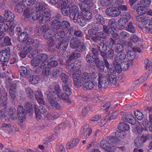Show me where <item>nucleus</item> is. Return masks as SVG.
<instances>
[{"label": "nucleus", "mask_w": 152, "mask_h": 152, "mask_svg": "<svg viewBox=\"0 0 152 152\" xmlns=\"http://www.w3.org/2000/svg\"><path fill=\"white\" fill-rule=\"evenodd\" d=\"M38 2V0H23V5L26 6H32L34 4H36Z\"/></svg>", "instance_id": "de8ad7c7"}, {"label": "nucleus", "mask_w": 152, "mask_h": 152, "mask_svg": "<svg viewBox=\"0 0 152 152\" xmlns=\"http://www.w3.org/2000/svg\"><path fill=\"white\" fill-rule=\"evenodd\" d=\"M81 131L83 132L85 135L89 136L92 132V130L91 128H89L88 124H85L81 129Z\"/></svg>", "instance_id": "c85d7f7f"}, {"label": "nucleus", "mask_w": 152, "mask_h": 152, "mask_svg": "<svg viewBox=\"0 0 152 152\" xmlns=\"http://www.w3.org/2000/svg\"><path fill=\"white\" fill-rule=\"evenodd\" d=\"M18 36L20 40L23 42H25L28 38L29 35L26 32H23L19 34Z\"/></svg>", "instance_id": "49530a36"}, {"label": "nucleus", "mask_w": 152, "mask_h": 152, "mask_svg": "<svg viewBox=\"0 0 152 152\" xmlns=\"http://www.w3.org/2000/svg\"><path fill=\"white\" fill-rule=\"evenodd\" d=\"M121 13L120 10L117 7H111L107 8L105 10L106 14L109 16L116 17Z\"/></svg>", "instance_id": "9d476101"}, {"label": "nucleus", "mask_w": 152, "mask_h": 152, "mask_svg": "<svg viewBox=\"0 0 152 152\" xmlns=\"http://www.w3.org/2000/svg\"><path fill=\"white\" fill-rule=\"evenodd\" d=\"M120 18L118 20V24L120 30L124 29L127 27V25L128 24L127 22Z\"/></svg>", "instance_id": "473e14b6"}, {"label": "nucleus", "mask_w": 152, "mask_h": 152, "mask_svg": "<svg viewBox=\"0 0 152 152\" xmlns=\"http://www.w3.org/2000/svg\"><path fill=\"white\" fill-rule=\"evenodd\" d=\"M95 18L96 20V22L103 23H105V20L103 16L99 13H97L95 16Z\"/></svg>", "instance_id": "c03bdc74"}, {"label": "nucleus", "mask_w": 152, "mask_h": 152, "mask_svg": "<svg viewBox=\"0 0 152 152\" xmlns=\"http://www.w3.org/2000/svg\"><path fill=\"white\" fill-rule=\"evenodd\" d=\"M114 1V0H99L101 4L104 7H107L111 5Z\"/></svg>", "instance_id": "a18cd8bd"}, {"label": "nucleus", "mask_w": 152, "mask_h": 152, "mask_svg": "<svg viewBox=\"0 0 152 152\" xmlns=\"http://www.w3.org/2000/svg\"><path fill=\"white\" fill-rule=\"evenodd\" d=\"M47 6L46 4L45 3L39 2L37 3L36 8L35 9L36 10L42 12L47 8Z\"/></svg>", "instance_id": "a878e982"}, {"label": "nucleus", "mask_w": 152, "mask_h": 152, "mask_svg": "<svg viewBox=\"0 0 152 152\" xmlns=\"http://www.w3.org/2000/svg\"><path fill=\"white\" fill-rule=\"evenodd\" d=\"M64 37L61 38V39H60L59 40H57L56 38L55 37H53L56 41L59 42H58V48L59 49H60L61 50H65L66 49L68 45V42L66 40H62V38H64Z\"/></svg>", "instance_id": "f3484780"}, {"label": "nucleus", "mask_w": 152, "mask_h": 152, "mask_svg": "<svg viewBox=\"0 0 152 152\" xmlns=\"http://www.w3.org/2000/svg\"><path fill=\"white\" fill-rule=\"evenodd\" d=\"M35 110L36 117L39 119L41 118L42 114L43 115L48 112L47 109L42 106L36 105Z\"/></svg>", "instance_id": "ddd939ff"}, {"label": "nucleus", "mask_w": 152, "mask_h": 152, "mask_svg": "<svg viewBox=\"0 0 152 152\" xmlns=\"http://www.w3.org/2000/svg\"><path fill=\"white\" fill-rule=\"evenodd\" d=\"M104 23H101L99 22H94L92 23L91 26L97 31H99L103 30V26Z\"/></svg>", "instance_id": "b1692460"}, {"label": "nucleus", "mask_w": 152, "mask_h": 152, "mask_svg": "<svg viewBox=\"0 0 152 152\" xmlns=\"http://www.w3.org/2000/svg\"><path fill=\"white\" fill-rule=\"evenodd\" d=\"M142 26L147 28L146 31L151 33H152V20L149 19H145L142 23Z\"/></svg>", "instance_id": "a211bd4d"}, {"label": "nucleus", "mask_w": 152, "mask_h": 152, "mask_svg": "<svg viewBox=\"0 0 152 152\" xmlns=\"http://www.w3.org/2000/svg\"><path fill=\"white\" fill-rule=\"evenodd\" d=\"M80 42L75 37H73L70 40V47L72 49H76Z\"/></svg>", "instance_id": "bb28decb"}, {"label": "nucleus", "mask_w": 152, "mask_h": 152, "mask_svg": "<svg viewBox=\"0 0 152 152\" xmlns=\"http://www.w3.org/2000/svg\"><path fill=\"white\" fill-rule=\"evenodd\" d=\"M126 57L131 63L135 57V52L134 50H130L127 52L126 54Z\"/></svg>", "instance_id": "7c9ffc66"}, {"label": "nucleus", "mask_w": 152, "mask_h": 152, "mask_svg": "<svg viewBox=\"0 0 152 152\" xmlns=\"http://www.w3.org/2000/svg\"><path fill=\"white\" fill-rule=\"evenodd\" d=\"M69 68L71 71L75 72L79 69L77 63L73 61L69 64Z\"/></svg>", "instance_id": "79ce46f5"}, {"label": "nucleus", "mask_w": 152, "mask_h": 152, "mask_svg": "<svg viewBox=\"0 0 152 152\" xmlns=\"http://www.w3.org/2000/svg\"><path fill=\"white\" fill-rule=\"evenodd\" d=\"M27 45L25 42H19L17 43L16 45V49L18 50H21L25 49Z\"/></svg>", "instance_id": "052dcab7"}, {"label": "nucleus", "mask_w": 152, "mask_h": 152, "mask_svg": "<svg viewBox=\"0 0 152 152\" xmlns=\"http://www.w3.org/2000/svg\"><path fill=\"white\" fill-rule=\"evenodd\" d=\"M115 52L118 53L123 52L124 47L121 44L117 43L115 45Z\"/></svg>", "instance_id": "603ef678"}, {"label": "nucleus", "mask_w": 152, "mask_h": 152, "mask_svg": "<svg viewBox=\"0 0 152 152\" xmlns=\"http://www.w3.org/2000/svg\"><path fill=\"white\" fill-rule=\"evenodd\" d=\"M63 71L62 69L60 67H57L56 69L53 70V72L51 74V79L56 80L59 77L60 74Z\"/></svg>", "instance_id": "5701e85b"}, {"label": "nucleus", "mask_w": 152, "mask_h": 152, "mask_svg": "<svg viewBox=\"0 0 152 152\" xmlns=\"http://www.w3.org/2000/svg\"><path fill=\"white\" fill-rule=\"evenodd\" d=\"M105 67L107 69L109 72H110L111 73L116 74L115 71H112L113 70L115 69V68H114V66H113L112 64H110L109 62L105 64Z\"/></svg>", "instance_id": "e2e57ef3"}, {"label": "nucleus", "mask_w": 152, "mask_h": 152, "mask_svg": "<svg viewBox=\"0 0 152 152\" xmlns=\"http://www.w3.org/2000/svg\"><path fill=\"white\" fill-rule=\"evenodd\" d=\"M18 116L21 123L23 122L26 118V113L22 106H19L17 108Z\"/></svg>", "instance_id": "dca6fc26"}, {"label": "nucleus", "mask_w": 152, "mask_h": 152, "mask_svg": "<svg viewBox=\"0 0 152 152\" xmlns=\"http://www.w3.org/2000/svg\"><path fill=\"white\" fill-rule=\"evenodd\" d=\"M115 136L121 139L125 138L126 137V133L124 131L118 130L115 133Z\"/></svg>", "instance_id": "5fc2aeb1"}, {"label": "nucleus", "mask_w": 152, "mask_h": 152, "mask_svg": "<svg viewBox=\"0 0 152 152\" xmlns=\"http://www.w3.org/2000/svg\"><path fill=\"white\" fill-rule=\"evenodd\" d=\"M72 75L75 86L79 87L83 85L84 83L81 75L75 72L73 73Z\"/></svg>", "instance_id": "9b49d317"}, {"label": "nucleus", "mask_w": 152, "mask_h": 152, "mask_svg": "<svg viewBox=\"0 0 152 152\" xmlns=\"http://www.w3.org/2000/svg\"><path fill=\"white\" fill-rule=\"evenodd\" d=\"M97 47L99 51H106L107 49V45L104 42L100 43L97 45Z\"/></svg>", "instance_id": "13d9d810"}, {"label": "nucleus", "mask_w": 152, "mask_h": 152, "mask_svg": "<svg viewBox=\"0 0 152 152\" xmlns=\"http://www.w3.org/2000/svg\"><path fill=\"white\" fill-rule=\"evenodd\" d=\"M9 93L11 97L12 104L14 105L17 104L18 103V101L15 95V91H9Z\"/></svg>", "instance_id": "c9c22d12"}, {"label": "nucleus", "mask_w": 152, "mask_h": 152, "mask_svg": "<svg viewBox=\"0 0 152 152\" xmlns=\"http://www.w3.org/2000/svg\"><path fill=\"white\" fill-rule=\"evenodd\" d=\"M115 28L113 27L106 25H104L103 31L106 32L107 34H112L116 31Z\"/></svg>", "instance_id": "58836bf2"}, {"label": "nucleus", "mask_w": 152, "mask_h": 152, "mask_svg": "<svg viewBox=\"0 0 152 152\" xmlns=\"http://www.w3.org/2000/svg\"><path fill=\"white\" fill-rule=\"evenodd\" d=\"M94 56L91 53H89L86 57V60L88 63H92L94 61Z\"/></svg>", "instance_id": "774afa93"}, {"label": "nucleus", "mask_w": 152, "mask_h": 152, "mask_svg": "<svg viewBox=\"0 0 152 152\" xmlns=\"http://www.w3.org/2000/svg\"><path fill=\"white\" fill-rule=\"evenodd\" d=\"M48 67H45L42 69V74L46 76H48L51 74V70Z\"/></svg>", "instance_id": "4d7b16f0"}, {"label": "nucleus", "mask_w": 152, "mask_h": 152, "mask_svg": "<svg viewBox=\"0 0 152 152\" xmlns=\"http://www.w3.org/2000/svg\"><path fill=\"white\" fill-rule=\"evenodd\" d=\"M109 72L105 73H99L98 80V88L100 90L102 87L107 86L109 83L108 77Z\"/></svg>", "instance_id": "423d86ee"}, {"label": "nucleus", "mask_w": 152, "mask_h": 152, "mask_svg": "<svg viewBox=\"0 0 152 152\" xmlns=\"http://www.w3.org/2000/svg\"><path fill=\"white\" fill-rule=\"evenodd\" d=\"M81 75L83 83L89 82L91 80V75L90 73L84 72Z\"/></svg>", "instance_id": "72a5a7b5"}, {"label": "nucleus", "mask_w": 152, "mask_h": 152, "mask_svg": "<svg viewBox=\"0 0 152 152\" xmlns=\"http://www.w3.org/2000/svg\"><path fill=\"white\" fill-rule=\"evenodd\" d=\"M71 21L74 23H77L82 27L85 26L86 24L83 17L79 13L78 10L77 11Z\"/></svg>", "instance_id": "6e6552de"}, {"label": "nucleus", "mask_w": 152, "mask_h": 152, "mask_svg": "<svg viewBox=\"0 0 152 152\" xmlns=\"http://www.w3.org/2000/svg\"><path fill=\"white\" fill-rule=\"evenodd\" d=\"M118 127L124 131H128L129 130V125L124 122H121L119 124Z\"/></svg>", "instance_id": "bf43d9fd"}, {"label": "nucleus", "mask_w": 152, "mask_h": 152, "mask_svg": "<svg viewBox=\"0 0 152 152\" xmlns=\"http://www.w3.org/2000/svg\"><path fill=\"white\" fill-rule=\"evenodd\" d=\"M61 80L63 83V84H67L69 79L68 75L64 73H62L59 76Z\"/></svg>", "instance_id": "4c0bfd02"}, {"label": "nucleus", "mask_w": 152, "mask_h": 152, "mask_svg": "<svg viewBox=\"0 0 152 152\" xmlns=\"http://www.w3.org/2000/svg\"><path fill=\"white\" fill-rule=\"evenodd\" d=\"M97 83H93L91 80L89 82H86L83 83V88L84 89L91 90L93 89H96L97 86Z\"/></svg>", "instance_id": "aec40b11"}, {"label": "nucleus", "mask_w": 152, "mask_h": 152, "mask_svg": "<svg viewBox=\"0 0 152 152\" xmlns=\"http://www.w3.org/2000/svg\"><path fill=\"white\" fill-rule=\"evenodd\" d=\"M60 19V17L59 16L56 15L51 20V25L53 26V27L51 29V33L53 34L55 37L56 38L57 40H59L61 39V38L65 36V32L63 31H57V29H55L57 25L60 24L61 22Z\"/></svg>", "instance_id": "7ed1b4c3"}, {"label": "nucleus", "mask_w": 152, "mask_h": 152, "mask_svg": "<svg viewBox=\"0 0 152 152\" xmlns=\"http://www.w3.org/2000/svg\"><path fill=\"white\" fill-rule=\"evenodd\" d=\"M25 92L31 100H33L34 99V92L33 90L29 87L26 88Z\"/></svg>", "instance_id": "a19ab883"}, {"label": "nucleus", "mask_w": 152, "mask_h": 152, "mask_svg": "<svg viewBox=\"0 0 152 152\" xmlns=\"http://www.w3.org/2000/svg\"><path fill=\"white\" fill-rule=\"evenodd\" d=\"M105 150L109 152H113L116 149V147L112 145L110 142L109 144V145L105 146V147L103 148Z\"/></svg>", "instance_id": "09e8293b"}, {"label": "nucleus", "mask_w": 152, "mask_h": 152, "mask_svg": "<svg viewBox=\"0 0 152 152\" xmlns=\"http://www.w3.org/2000/svg\"><path fill=\"white\" fill-rule=\"evenodd\" d=\"M4 16L6 22H10V21H12L14 20L15 18L13 13L9 10H5Z\"/></svg>", "instance_id": "6ab92c4d"}, {"label": "nucleus", "mask_w": 152, "mask_h": 152, "mask_svg": "<svg viewBox=\"0 0 152 152\" xmlns=\"http://www.w3.org/2000/svg\"><path fill=\"white\" fill-rule=\"evenodd\" d=\"M25 6H26L25 5H23L22 1L16 5L15 8V10L18 13L22 12L23 11L24 7Z\"/></svg>", "instance_id": "f704fd0d"}, {"label": "nucleus", "mask_w": 152, "mask_h": 152, "mask_svg": "<svg viewBox=\"0 0 152 152\" xmlns=\"http://www.w3.org/2000/svg\"><path fill=\"white\" fill-rule=\"evenodd\" d=\"M150 137V134H148L145 135H143L140 137H137L134 141L135 146L136 147H141L143 145L144 143L149 139Z\"/></svg>", "instance_id": "f8f14e48"}, {"label": "nucleus", "mask_w": 152, "mask_h": 152, "mask_svg": "<svg viewBox=\"0 0 152 152\" xmlns=\"http://www.w3.org/2000/svg\"><path fill=\"white\" fill-rule=\"evenodd\" d=\"M52 31L49 28V25L44 24L38 28V32L39 34H43V37L46 39H48L52 37H55L53 34L51 33Z\"/></svg>", "instance_id": "20e7f679"}, {"label": "nucleus", "mask_w": 152, "mask_h": 152, "mask_svg": "<svg viewBox=\"0 0 152 152\" xmlns=\"http://www.w3.org/2000/svg\"><path fill=\"white\" fill-rule=\"evenodd\" d=\"M10 48L9 47L4 50L0 52V62L4 64V63H7L9 60L10 56Z\"/></svg>", "instance_id": "0eeeda50"}, {"label": "nucleus", "mask_w": 152, "mask_h": 152, "mask_svg": "<svg viewBox=\"0 0 152 152\" xmlns=\"http://www.w3.org/2000/svg\"><path fill=\"white\" fill-rule=\"evenodd\" d=\"M76 49L77 52L83 53L86 51L87 48L84 43L81 41Z\"/></svg>", "instance_id": "c756f323"}, {"label": "nucleus", "mask_w": 152, "mask_h": 152, "mask_svg": "<svg viewBox=\"0 0 152 152\" xmlns=\"http://www.w3.org/2000/svg\"><path fill=\"white\" fill-rule=\"evenodd\" d=\"M79 142V140L78 139L71 140L66 145V148L67 149H70L73 147L76 146Z\"/></svg>", "instance_id": "ea45409f"}, {"label": "nucleus", "mask_w": 152, "mask_h": 152, "mask_svg": "<svg viewBox=\"0 0 152 152\" xmlns=\"http://www.w3.org/2000/svg\"><path fill=\"white\" fill-rule=\"evenodd\" d=\"M147 15L145 14H140L136 16V19L139 22H143L145 19H147Z\"/></svg>", "instance_id": "680f3d73"}, {"label": "nucleus", "mask_w": 152, "mask_h": 152, "mask_svg": "<svg viewBox=\"0 0 152 152\" xmlns=\"http://www.w3.org/2000/svg\"><path fill=\"white\" fill-rule=\"evenodd\" d=\"M8 29L9 26L7 24L4 23L0 24V31L5 32L8 31Z\"/></svg>", "instance_id": "0e129e2a"}, {"label": "nucleus", "mask_w": 152, "mask_h": 152, "mask_svg": "<svg viewBox=\"0 0 152 152\" xmlns=\"http://www.w3.org/2000/svg\"><path fill=\"white\" fill-rule=\"evenodd\" d=\"M81 54L79 53L73 52L69 56L68 59L69 61H71L74 59H77L81 56Z\"/></svg>", "instance_id": "3c124183"}, {"label": "nucleus", "mask_w": 152, "mask_h": 152, "mask_svg": "<svg viewBox=\"0 0 152 152\" xmlns=\"http://www.w3.org/2000/svg\"><path fill=\"white\" fill-rule=\"evenodd\" d=\"M41 62L38 57L33 58L31 61V65L34 67L38 66L41 64Z\"/></svg>", "instance_id": "8fccbe9b"}, {"label": "nucleus", "mask_w": 152, "mask_h": 152, "mask_svg": "<svg viewBox=\"0 0 152 152\" xmlns=\"http://www.w3.org/2000/svg\"><path fill=\"white\" fill-rule=\"evenodd\" d=\"M82 16L85 19L88 20H91L92 18V13L88 11H85Z\"/></svg>", "instance_id": "864d4df0"}, {"label": "nucleus", "mask_w": 152, "mask_h": 152, "mask_svg": "<svg viewBox=\"0 0 152 152\" xmlns=\"http://www.w3.org/2000/svg\"><path fill=\"white\" fill-rule=\"evenodd\" d=\"M108 37V35L104 31L97 32L96 36L93 38L92 40L94 42L98 43L101 41V39H106Z\"/></svg>", "instance_id": "2eb2a0df"}, {"label": "nucleus", "mask_w": 152, "mask_h": 152, "mask_svg": "<svg viewBox=\"0 0 152 152\" xmlns=\"http://www.w3.org/2000/svg\"><path fill=\"white\" fill-rule=\"evenodd\" d=\"M38 58L40 62L48 61L49 58L48 56L45 53H42L39 55Z\"/></svg>", "instance_id": "69168bd1"}, {"label": "nucleus", "mask_w": 152, "mask_h": 152, "mask_svg": "<svg viewBox=\"0 0 152 152\" xmlns=\"http://www.w3.org/2000/svg\"><path fill=\"white\" fill-rule=\"evenodd\" d=\"M71 25L69 22L67 20H64L61 22L60 24L57 25L55 28L58 31L67 30L70 27Z\"/></svg>", "instance_id": "4468645a"}, {"label": "nucleus", "mask_w": 152, "mask_h": 152, "mask_svg": "<svg viewBox=\"0 0 152 152\" xmlns=\"http://www.w3.org/2000/svg\"><path fill=\"white\" fill-rule=\"evenodd\" d=\"M58 8L61 9V13L64 16H68L71 20L77 10L78 7L76 5H73L71 7L67 5L65 1L62 0L61 3H59L57 5Z\"/></svg>", "instance_id": "f257e3e1"}, {"label": "nucleus", "mask_w": 152, "mask_h": 152, "mask_svg": "<svg viewBox=\"0 0 152 152\" xmlns=\"http://www.w3.org/2000/svg\"><path fill=\"white\" fill-rule=\"evenodd\" d=\"M62 89L64 93H63L61 95L62 99L64 100H66L69 103H71V101L69 99V96L71 94L72 92L71 89L68 85L65 84H62Z\"/></svg>", "instance_id": "1a4fd4ad"}, {"label": "nucleus", "mask_w": 152, "mask_h": 152, "mask_svg": "<svg viewBox=\"0 0 152 152\" xmlns=\"http://www.w3.org/2000/svg\"><path fill=\"white\" fill-rule=\"evenodd\" d=\"M108 78L110 83L112 85H116L117 84L118 81L117 77L116 75L109 73Z\"/></svg>", "instance_id": "2f4dec72"}, {"label": "nucleus", "mask_w": 152, "mask_h": 152, "mask_svg": "<svg viewBox=\"0 0 152 152\" xmlns=\"http://www.w3.org/2000/svg\"><path fill=\"white\" fill-rule=\"evenodd\" d=\"M96 67L98 68V70L102 72L99 73H108V71L105 67V63L104 64L102 63L96 66Z\"/></svg>", "instance_id": "e433bc0d"}, {"label": "nucleus", "mask_w": 152, "mask_h": 152, "mask_svg": "<svg viewBox=\"0 0 152 152\" xmlns=\"http://www.w3.org/2000/svg\"><path fill=\"white\" fill-rule=\"evenodd\" d=\"M19 72L20 76L25 78H27L30 75V74L32 72L31 69L27 70V68L23 66H21L19 68Z\"/></svg>", "instance_id": "412c9836"}, {"label": "nucleus", "mask_w": 152, "mask_h": 152, "mask_svg": "<svg viewBox=\"0 0 152 152\" xmlns=\"http://www.w3.org/2000/svg\"><path fill=\"white\" fill-rule=\"evenodd\" d=\"M106 43L108 47L110 48H112L113 45L115 44V42L113 38L110 37Z\"/></svg>", "instance_id": "338daca9"}, {"label": "nucleus", "mask_w": 152, "mask_h": 152, "mask_svg": "<svg viewBox=\"0 0 152 152\" xmlns=\"http://www.w3.org/2000/svg\"><path fill=\"white\" fill-rule=\"evenodd\" d=\"M30 75L28 77H27V78L29 80V82L31 84H35L39 83V75L34 76L33 72H32L30 74Z\"/></svg>", "instance_id": "4be33fe9"}, {"label": "nucleus", "mask_w": 152, "mask_h": 152, "mask_svg": "<svg viewBox=\"0 0 152 152\" xmlns=\"http://www.w3.org/2000/svg\"><path fill=\"white\" fill-rule=\"evenodd\" d=\"M31 15L32 19L34 20H39L40 15L39 11L36 10L35 9H33L31 10Z\"/></svg>", "instance_id": "37998d69"}, {"label": "nucleus", "mask_w": 152, "mask_h": 152, "mask_svg": "<svg viewBox=\"0 0 152 152\" xmlns=\"http://www.w3.org/2000/svg\"><path fill=\"white\" fill-rule=\"evenodd\" d=\"M126 58V54L123 52H120L116 55V60H118L120 61L124 60Z\"/></svg>", "instance_id": "6e6d98bb"}, {"label": "nucleus", "mask_w": 152, "mask_h": 152, "mask_svg": "<svg viewBox=\"0 0 152 152\" xmlns=\"http://www.w3.org/2000/svg\"><path fill=\"white\" fill-rule=\"evenodd\" d=\"M53 88L52 86H49L48 90L45 92V94L47 96V101L49 105L53 109H58L61 107L56 100V93Z\"/></svg>", "instance_id": "f03ea898"}, {"label": "nucleus", "mask_w": 152, "mask_h": 152, "mask_svg": "<svg viewBox=\"0 0 152 152\" xmlns=\"http://www.w3.org/2000/svg\"><path fill=\"white\" fill-rule=\"evenodd\" d=\"M7 93L5 91L0 90V105L3 106L7 110H9L10 111L13 110V109L10 106H7Z\"/></svg>", "instance_id": "39448f33"}, {"label": "nucleus", "mask_w": 152, "mask_h": 152, "mask_svg": "<svg viewBox=\"0 0 152 152\" xmlns=\"http://www.w3.org/2000/svg\"><path fill=\"white\" fill-rule=\"evenodd\" d=\"M120 62H118L117 60H115L113 63V66H114V68H115V69L113 70V71H115L116 73H120L122 72V69L120 65Z\"/></svg>", "instance_id": "393cba45"}, {"label": "nucleus", "mask_w": 152, "mask_h": 152, "mask_svg": "<svg viewBox=\"0 0 152 152\" xmlns=\"http://www.w3.org/2000/svg\"><path fill=\"white\" fill-rule=\"evenodd\" d=\"M125 121L132 125H134L136 123V120L134 117L130 114L126 115L125 117Z\"/></svg>", "instance_id": "cd10ccee"}]
</instances>
